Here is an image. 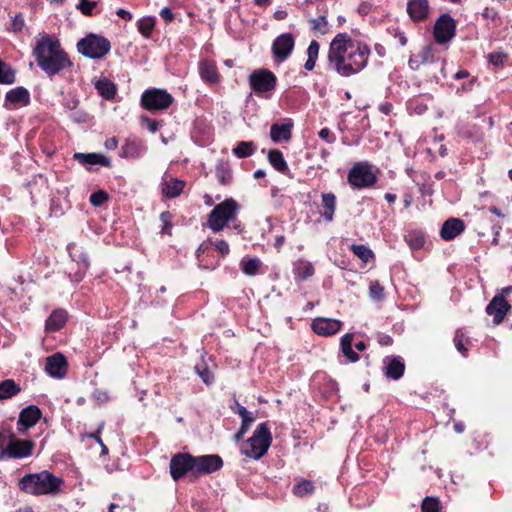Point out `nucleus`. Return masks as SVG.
Wrapping results in <instances>:
<instances>
[{"label":"nucleus","mask_w":512,"mask_h":512,"mask_svg":"<svg viewBox=\"0 0 512 512\" xmlns=\"http://www.w3.org/2000/svg\"><path fill=\"white\" fill-rule=\"evenodd\" d=\"M295 46V38L292 33H283L276 37L272 44V53L279 61L286 60L292 53Z\"/></svg>","instance_id":"13"},{"label":"nucleus","mask_w":512,"mask_h":512,"mask_svg":"<svg viewBox=\"0 0 512 512\" xmlns=\"http://www.w3.org/2000/svg\"><path fill=\"white\" fill-rule=\"evenodd\" d=\"M155 26V20L152 17H145L138 21V30L146 38L151 36Z\"/></svg>","instance_id":"44"},{"label":"nucleus","mask_w":512,"mask_h":512,"mask_svg":"<svg viewBox=\"0 0 512 512\" xmlns=\"http://www.w3.org/2000/svg\"><path fill=\"white\" fill-rule=\"evenodd\" d=\"M249 84L256 95L268 98L275 90L277 78L268 69H256L249 75Z\"/></svg>","instance_id":"8"},{"label":"nucleus","mask_w":512,"mask_h":512,"mask_svg":"<svg viewBox=\"0 0 512 512\" xmlns=\"http://www.w3.org/2000/svg\"><path fill=\"white\" fill-rule=\"evenodd\" d=\"M456 33V23L447 13L442 14L435 22L433 35L436 43L446 44L450 42Z\"/></svg>","instance_id":"10"},{"label":"nucleus","mask_w":512,"mask_h":512,"mask_svg":"<svg viewBox=\"0 0 512 512\" xmlns=\"http://www.w3.org/2000/svg\"><path fill=\"white\" fill-rule=\"evenodd\" d=\"M41 417V411L36 406H28L24 408L19 415L17 421L18 430L21 432L26 431L27 429L34 426Z\"/></svg>","instance_id":"19"},{"label":"nucleus","mask_w":512,"mask_h":512,"mask_svg":"<svg viewBox=\"0 0 512 512\" xmlns=\"http://www.w3.org/2000/svg\"><path fill=\"white\" fill-rule=\"evenodd\" d=\"M293 123L291 120L283 124H273L270 128V136L274 142L288 141L291 138Z\"/></svg>","instance_id":"26"},{"label":"nucleus","mask_w":512,"mask_h":512,"mask_svg":"<svg viewBox=\"0 0 512 512\" xmlns=\"http://www.w3.org/2000/svg\"><path fill=\"white\" fill-rule=\"evenodd\" d=\"M214 247L216 248L217 251H219V253L222 256L228 255V253L230 251L229 245H228V243L225 240H217L214 243Z\"/></svg>","instance_id":"58"},{"label":"nucleus","mask_w":512,"mask_h":512,"mask_svg":"<svg viewBox=\"0 0 512 512\" xmlns=\"http://www.w3.org/2000/svg\"><path fill=\"white\" fill-rule=\"evenodd\" d=\"M454 343L457 351L461 353L463 356H467V349L464 346V335L462 333H456L454 337Z\"/></svg>","instance_id":"55"},{"label":"nucleus","mask_w":512,"mask_h":512,"mask_svg":"<svg viewBox=\"0 0 512 512\" xmlns=\"http://www.w3.org/2000/svg\"><path fill=\"white\" fill-rule=\"evenodd\" d=\"M354 335L352 333H346L341 338V351L347 357L350 362H357L359 360V355L353 351L352 342Z\"/></svg>","instance_id":"33"},{"label":"nucleus","mask_w":512,"mask_h":512,"mask_svg":"<svg viewBox=\"0 0 512 512\" xmlns=\"http://www.w3.org/2000/svg\"><path fill=\"white\" fill-rule=\"evenodd\" d=\"M216 176L223 185H228L232 180V170L225 163H219L216 167Z\"/></svg>","instance_id":"40"},{"label":"nucleus","mask_w":512,"mask_h":512,"mask_svg":"<svg viewBox=\"0 0 512 512\" xmlns=\"http://www.w3.org/2000/svg\"><path fill=\"white\" fill-rule=\"evenodd\" d=\"M319 137L327 143H333L336 140L335 135L328 128H322L319 133Z\"/></svg>","instance_id":"57"},{"label":"nucleus","mask_w":512,"mask_h":512,"mask_svg":"<svg viewBox=\"0 0 512 512\" xmlns=\"http://www.w3.org/2000/svg\"><path fill=\"white\" fill-rule=\"evenodd\" d=\"M173 102V97L166 90L152 88L144 91L141 96L143 108L149 111H162L167 109Z\"/></svg>","instance_id":"9"},{"label":"nucleus","mask_w":512,"mask_h":512,"mask_svg":"<svg viewBox=\"0 0 512 512\" xmlns=\"http://www.w3.org/2000/svg\"><path fill=\"white\" fill-rule=\"evenodd\" d=\"M272 442V436L268 423L264 422L257 426L253 435L247 440L243 453L253 459H260L266 454L270 444Z\"/></svg>","instance_id":"5"},{"label":"nucleus","mask_w":512,"mask_h":512,"mask_svg":"<svg viewBox=\"0 0 512 512\" xmlns=\"http://www.w3.org/2000/svg\"><path fill=\"white\" fill-rule=\"evenodd\" d=\"M111 49L109 40L101 35L90 33L77 43V50L90 59H100Z\"/></svg>","instance_id":"7"},{"label":"nucleus","mask_w":512,"mask_h":512,"mask_svg":"<svg viewBox=\"0 0 512 512\" xmlns=\"http://www.w3.org/2000/svg\"><path fill=\"white\" fill-rule=\"evenodd\" d=\"M107 200L108 194L103 190L96 191L90 196V203L95 207L103 205Z\"/></svg>","instance_id":"49"},{"label":"nucleus","mask_w":512,"mask_h":512,"mask_svg":"<svg viewBox=\"0 0 512 512\" xmlns=\"http://www.w3.org/2000/svg\"><path fill=\"white\" fill-rule=\"evenodd\" d=\"M371 54L367 44L352 40L347 34H337L328 50V69L342 77L361 72L368 64Z\"/></svg>","instance_id":"1"},{"label":"nucleus","mask_w":512,"mask_h":512,"mask_svg":"<svg viewBox=\"0 0 512 512\" xmlns=\"http://www.w3.org/2000/svg\"><path fill=\"white\" fill-rule=\"evenodd\" d=\"M160 220L163 224L162 226V229H161V234H168L170 235L171 234V228H172V224H171V220H172V215L170 214L169 211H164L160 214Z\"/></svg>","instance_id":"50"},{"label":"nucleus","mask_w":512,"mask_h":512,"mask_svg":"<svg viewBox=\"0 0 512 512\" xmlns=\"http://www.w3.org/2000/svg\"><path fill=\"white\" fill-rule=\"evenodd\" d=\"M384 374L387 378L398 380L403 376L405 364L400 356H387L383 359Z\"/></svg>","instance_id":"18"},{"label":"nucleus","mask_w":512,"mask_h":512,"mask_svg":"<svg viewBox=\"0 0 512 512\" xmlns=\"http://www.w3.org/2000/svg\"><path fill=\"white\" fill-rule=\"evenodd\" d=\"M184 186L185 183L183 181L178 180L169 174H165L162 178V193L168 198H175L179 196L182 193Z\"/></svg>","instance_id":"23"},{"label":"nucleus","mask_w":512,"mask_h":512,"mask_svg":"<svg viewBox=\"0 0 512 512\" xmlns=\"http://www.w3.org/2000/svg\"><path fill=\"white\" fill-rule=\"evenodd\" d=\"M6 101L14 106H25L30 101L29 92L23 87H17L6 94Z\"/></svg>","instance_id":"28"},{"label":"nucleus","mask_w":512,"mask_h":512,"mask_svg":"<svg viewBox=\"0 0 512 512\" xmlns=\"http://www.w3.org/2000/svg\"><path fill=\"white\" fill-rule=\"evenodd\" d=\"M268 160L278 172L286 174L289 171L287 162L279 150H271L268 154Z\"/></svg>","instance_id":"35"},{"label":"nucleus","mask_w":512,"mask_h":512,"mask_svg":"<svg viewBox=\"0 0 512 512\" xmlns=\"http://www.w3.org/2000/svg\"><path fill=\"white\" fill-rule=\"evenodd\" d=\"M405 241L410 246V248L418 250L424 246V234L421 231H410L405 236Z\"/></svg>","instance_id":"39"},{"label":"nucleus","mask_w":512,"mask_h":512,"mask_svg":"<svg viewBox=\"0 0 512 512\" xmlns=\"http://www.w3.org/2000/svg\"><path fill=\"white\" fill-rule=\"evenodd\" d=\"M311 24V29L315 32H318L322 35L328 33V21L325 16L321 15L317 18H313L309 20Z\"/></svg>","instance_id":"46"},{"label":"nucleus","mask_w":512,"mask_h":512,"mask_svg":"<svg viewBox=\"0 0 512 512\" xmlns=\"http://www.w3.org/2000/svg\"><path fill=\"white\" fill-rule=\"evenodd\" d=\"M199 75L208 84H217L220 81V75L215 62L208 59H202L199 62Z\"/></svg>","instance_id":"21"},{"label":"nucleus","mask_w":512,"mask_h":512,"mask_svg":"<svg viewBox=\"0 0 512 512\" xmlns=\"http://www.w3.org/2000/svg\"><path fill=\"white\" fill-rule=\"evenodd\" d=\"M15 81V72L11 66L0 60V83L12 84Z\"/></svg>","instance_id":"42"},{"label":"nucleus","mask_w":512,"mask_h":512,"mask_svg":"<svg viewBox=\"0 0 512 512\" xmlns=\"http://www.w3.org/2000/svg\"><path fill=\"white\" fill-rule=\"evenodd\" d=\"M256 145L253 141H241L232 150L237 158H246L254 154Z\"/></svg>","instance_id":"37"},{"label":"nucleus","mask_w":512,"mask_h":512,"mask_svg":"<svg viewBox=\"0 0 512 512\" xmlns=\"http://www.w3.org/2000/svg\"><path fill=\"white\" fill-rule=\"evenodd\" d=\"M33 446L31 441L17 439L13 433L6 430L0 431L1 459L28 457Z\"/></svg>","instance_id":"6"},{"label":"nucleus","mask_w":512,"mask_h":512,"mask_svg":"<svg viewBox=\"0 0 512 512\" xmlns=\"http://www.w3.org/2000/svg\"><path fill=\"white\" fill-rule=\"evenodd\" d=\"M351 250L365 263H367L374 256L373 251L369 247L362 244L351 245Z\"/></svg>","instance_id":"43"},{"label":"nucleus","mask_w":512,"mask_h":512,"mask_svg":"<svg viewBox=\"0 0 512 512\" xmlns=\"http://www.w3.org/2000/svg\"><path fill=\"white\" fill-rule=\"evenodd\" d=\"M116 14H117L120 18H122V19H124V20H127V21H129V20H131V19H132V14H131L129 11H127V10H125V9H122V8L118 9V10L116 11Z\"/></svg>","instance_id":"64"},{"label":"nucleus","mask_w":512,"mask_h":512,"mask_svg":"<svg viewBox=\"0 0 512 512\" xmlns=\"http://www.w3.org/2000/svg\"><path fill=\"white\" fill-rule=\"evenodd\" d=\"M96 7V2L94 1H88V0H80L79 4L77 5V8L87 16H90L93 14V11Z\"/></svg>","instance_id":"53"},{"label":"nucleus","mask_w":512,"mask_h":512,"mask_svg":"<svg viewBox=\"0 0 512 512\" xmlns=\"http://www.w3.org/2000/svg\"><path fill=\"white\" fill-rule=\"evenodd\" d=\"M160 16L166 21V22H170L172 21L174 15L172 13V11L165 7L163 8L161 11H160Z\"/></svg>","instance_id":"62"},{"label":"nucleus","mask_w":512,"mask_h":512,"mask_svg":"<svg viewBox=\"0 0 512 512\" xmlns=\"http://www.w3.org/2000/svg\"><path fill=\"white\" fill-rule=\"evenodd\" d=\"M510 305L503 295H496L486 307L488 315L493 316L494 324H500L506 316Z\"/></svg>","instance_id":"17"},{"label":"nucleus","mask_w":512,"mask_h":512,"mask_svg":"<svg viewBox=\"0 0 512 512\" xmlns=\"http://www.w3.org/2000/svg\"><path fill=\"white\" fill-rule=\"evenodd\" d=\"M464 222L459 218H449L440 230V236L446 241L453 240L464 231Z\"/></svg>","instance_id":"20"},{"label":"nucleus","mask_w":512,"mask_h":512,"mask_svg":"<svg viewBox=\"0 0 512 512\" xmlns=\"http://www.w3.org/2000/svg\"><path fill=\"white\" fill-rule=\"evenodd\" d=\"M104 428V423L102 422L96 432H93V433H87V434H82L81 438L82 440H84L85 438H92V439H95L96 442L101 446V454L102 455H106L108 454V448L107 446L102 442L101 438H100V432L103 430Z\"/></svg>","instance_id":"47"},{"label":"nucleus","mask_w":512,"mask_h":512,"mask_svg":"<svg viewBox=\"0 0 512 512\" xmlns=\"http://www.w3.org/2000/svg\"><path fill=\"white\" fill-rule=\"evenodd\" d=\"M45 371L53 378L61 379L67 373V361L61 353H55L46 359Z\"/></svg>","instance_id":"16"},{"label":"nucleus","mask_w":512,"mask_h":512,"mask_svg":"<svg viewBox=\"0 0 512 512\" xmlns=\"http://www.w3.org/2000/svg\"><path fill=\"white\" fill-rule=\"evenodd\" d=\"M422 512H439V501L431 497L425 498L422 503Z\"/></svg>","instance_id":"52"},{"label":"nucleus","mask_w":512,"mask_h":512,"mask_svg":"<svg viewBox=\"0 0 512 512\" xmlns=\"http://www.w3.org/2000/svg\"><path fill=\"white\" fill-rule=\"evenodd\" d=\"M21 391L18 384L12 379H7L0 382V400L12 398Z\"/></svg>","instance_id":"34"},{"label":"nucleus","mask_w":512,"mask_h":512,"mask_svg":"<svg viewBox=\"0 0 512 512\" xmlns=\"http://www.w3.org/2000/svg\"><path fill=\"white\" fill-rule=\"evenodd\" d=\"M38 66L48 75L54 76L72 66L67 53L55 36H41L33 49Z\"/></svg>","instance_id":"2"},{"label":"nucleus","mask_w":512,"mask_h":512,"mask_svg":"<svg viewBox=\"0 0 512 512\" xmlns=\"http://www.w3.org/2000/svg\"><path fill=\"white\" fill-rule=\"evenodd\" d=\"M95 88L98 93L105 99H113L116 94V85L107 78H100L95 82Z\"/></svg>","instance_id":"31"},{"label":"nucleus","mask_w":512,"mask_h":512,"mask_svg":"<svg viewBox=\"0 0 512 512\" xmlns=\"http://www.w3.org/2000/svg\"><path fill=\"white\" fill-rule=\"evenodd\" d=\"M407 12L413 21L424 20L429 13V4L427 0H409L407 3Z\"/></svg>","instance_id":"24"},{"label":"nucleus","mask_w":512,"mask_h":512,"mask_svg":"<svg viewBox=\"0 0 512 512\" xmlns=\"http://www.w3.org/2000/svg\"><path fill=\"white\" fill-rule=\"evenodd\" d=\"M105 147L108 149V150H114L117 148L118 146V141L115 137H112V138H109L105 141Z\"/></svg>","instance_id":"63"},{"label":"nucleus","mask_w":512,"mask_h":512,"mask_svg":"<svg viewBox=\"0 0 512 512\" xmlns=\"http://www.w3.org/2000/svg\"><path fill=\"white\" fill-rule=\"evenodd\" d=\"M24 25H25L24 18L19 14L15 15L12 19V22L10 25V30L15 33L20 32L24 28Z\"/></svg>","instance_id":"54"},{"label":"nucleus","mask_w":512,"mask_h":512,"mask_svg":"<svg viewBox=\"0 0 512 512\" xmlns=\"http://www.w3.org/2000/svg\"><path fill=\"white\" fill-rule=\"evenodd\" d=\"M74 159H76L81 164H89V165H102L104 167H110L111 162L110 160L103 156L102 154L98 153H75Z\"/></svg>","instance_id":"27"},{"label":"nucleus","mask_w":512,"mask_h":512,"mask_svg":"<svg viewBox=\"0 0 512 512\" xmlns=\"http://www.w3.org/2000/svg\"><path fill=\"white\" fill-rule=\"evenodd\" d=\"M241 206L233 198H227L215 205L207 217V227L213 232H220L229 224L236 230H242V224L237 215Z\"/></svg>","instance_id":"3"},{"label":"nucleus","mask_w":512,"mask_h":512,"mask_svg":"<svg viewBox=\"0 0 512 512\" xmlns=\"http://www.w3.org/2000/svg\"><path fill=\"white\" fill-rule=\"evenodd\" d=\"M241 419H242V424H241L239 431L235 435L236 440L242 439L243 436L250 429L251 424L255 421V417H254L253 413H251L247 417L241 418Z\"/></svg>","instance_id":"48"},{"label":"nucleus","mask_w":512,"mask_h":512,"mask_svg":"<svg viewBox=\"0 0 512 512\" xmlns=\"http://www.w3.org/2000/svg\"><path fill=\"white\" fill-rule=\"evenodd\" d=\"M377 341L382 346H389L393 343L392 337L386 334L378 335Z\"/></svg>","instance_id":"60"},{"label":"nucleus","mask_w":512,"mask_h":512,"mask_svg":"<svg viewBox=\"0 0 512 512\" xmlns=\"http://www.w3.org/2000/svg\"><path fill=\"white\" fill-rule=\"evenodd\" d=\"M142 121L146 123L147 128L150 132L155 133L159 128V123L155 120H151L149 118H142Z\"/></svg>","instance_id":"59"},{"label":"nucleus","mask_w":512,"mask_h":512,"mask_svg":"<svg viewBox=\"0 0 512 512\" xmlns=\"http://www.w3.org/2000/svg\"><path fill=\"white\" fill-rule=\"evenodd\" d=\"M67 321V312L63 309L54 310L45 322L47 332H55L60 330Z\"/></svg>","instance_id":"25"},{"label":"nucleus","mask_w":512,"mask_h":512,"mask_svg":"<svg viewBox=\"0 0 512 512\" xmlns=\"http://www.w3.org/2000/svg\"><path fill=\"white\" fill-rule=\"evenodd\" d=\"M235 413H237L241 418H245L248 415L251 414L250 411H248L244 406L240 405L239 403H236V408L233 409Z\"/></svg>","instance_id":"61"},{"label":"nucleus","mask_w":512,"mask_h":512,"mask_svg":"<svg viewBox=\"0 0 512 512\" xmlns=\"http://www.w3.org/2000/svg\"><path fill=\"white\" fill-rule=\"evenodd\" d=\"M197 374L201 377V379L206 383L210 384L213 381V377L211 376L207 367L200 368L199 366L195 367Z\"/></svg>","instance_id":"56"},{"label":"nucleus","mask_w":512,"mask_h":512,"mask_svg":"<svg viewBox=\"0 0 512 512\" xmlns=\"http://www.w3.org/2000/svg\"><path fill=\"white\" fill-rule=\"evenodd\" d=\"M322 207H323V212L321 213L322 217L327 222H331L334 218V213H335V209H336V197L333 193H323L322 194Z\"/></svg>","instance_id":"30"},{"label":"nucleus","mask_w":512,"mask_h":512,"mask_svg":"<svg viewBox=\"0 0 512 512\" xmlns=\"http://www.w3.org/2000/svg\"><path fill=\"white\" fill-rule=\"evenodd\" d=\"M146 152L145 146L135 138H128L121 147L120 157L136 159L142 157Z\"/></svg>","instance_id":"22"},{"label":"nucleus","mask_w":512,"mask_h":512,"mask_svg":"<svg viewBox=\"0 0 512 512\" xmlns=\"http://www.w3.org/2000/svg\"><path fill=\"white\" fill-rule=\"evenodd\" d=\"M62 485V478L46 470L25 475L19 481V488L32 495H56Z\"/></svg>","instance_id":"4"},{"label":"nucleus","mask_w":512,"mask_h":512,"mask_svg":"<svg viewBox=\"0 0 512 512\" xmlns=\"http://www.w3.org/2000/svg\"><path fill=\"white\" fill-rule=\"evenodd\" d=\"M319 49V43L316 40H312L307 48V60L304 64L305 70L312 71L314 69L318 59Z\"/></svg>","instance_id":"36"},{"label":"nucleus","mask_w":512,"mask_h":512,"mask_svg":"<svg viewBox=\"0 0 512 512\" xmlns=\"http://www.w3.org/2000/svg\"><path fill=\"white\" fill-rule=\"evenodd\" d=\"M341 327L342 322L333 318L318 317L311 323L312 330L316 334L324 337L336 334L338 331H340Z\"/></svg>","instance_id":"15"},{"label":"nucleus","mask_w":512,"mask_h":512,"mask_svg":"<svg viewBox=\"0 0 512 512\" xmlns=\"http://www.w3.org/2000/svg\"><path fill=\"white\" fill-rule=\"evenodd\" d=\"M261 262L258 258H247L244 257L241 262L240 266L246 275L254 276L259 273Z\"/></svg>","instance_id":"38"},{"label":"nucleus","mask_w":512,"mask_h":512,"mask_svg":"<svg viewBox=\"0 0 512 512\" xmlns=\"http://www.w3.org/2000/svg\"><path fill=\"white\" fill-rule=\"evenodd\" d=\"M348 181L356 188H365L376 182V176L368 164L358 163L349 171Z\"/></svg>","instance_id":"11"},{"label":"nucleus","mask_w":512,"mask_h":512,"mask_svg":"<svg viewBox=\"0 0 512 512\" xmlns=\"http://www.w3.org/2000/svg\"><path fill=\"white\" fill-rule=\"evenodd\" d=\"M488 60L494 66H503L507 60V55L502 51H495L488 54Z\"/></svg>","instance_id":"51"},{"label":"nucleus","mask_w":512,"mask_h":512,"mask_svg":"<svg viewBox=\"0 0 512 512\" xmlns=\"http://www.w3.org/2000/svg\"><path fill=\"white\" fill-rule=\"evenodd\" d=\"M369 296L374 301H381L384 299V287L378 280H372L369 283Z\"/></svg>","instance_id":"45"},{"label":"nucleus","mask_w":512,"mask_h":512,"mask_svg":"<svg viewBox=\"0 0 512 512\" xmlns=\"http://www.w3.org/2000/svg\"><path fill=\"white\" fill-rule=\"evenodd\" d=\"M223 466L222 458L218 455H202L194 457L195 477L200 474L213 473Z\"/></svg>","instance_id":"14"},{"label":"nucleus","mask_w":512,"mask_h":512,"mask_svg":"<svg viewBox=\"0 0 512 512\" xmlns=\"http://www.w3.org/2000/svg\"><path fill=\"white\" fill-rule=\"evenodd\" d=\"M314 484L309 480H302L294 485L293 493L298 497H304L314 492Z\"/></svg>","instance_id":"41"},{"label":"nucleus","mask_w":512,"mask_h":512,"mask_svg":"<svg viewBox=\"0 0 512 512\" xmlns=\"http://www.w3.org/2000/svg\"><path fill=\"white\" fill-rule=\"evenodd\" d=\"M293 272L296 280L304 281L314 274V266L309 261L298 260L294 263Z\"/></svg>","instance_id":"29"},{"label":"nucleus","mask_w":512,"mask_h":512,"mask_svg":"<svg viewBox=\"0 0 512 512\" xmlns=\"http://www.w3.org/2000/svg\"><path fill=\"white\" fill-rule=\"evenodd\" d=\"M189 472L195 476L194 456L188 453H178L172 456L170 460V474L175 481H178Z\"/></svg>","instance_id":"12"},{"label":"nucleus","mask_w":512,"mask_h":512,"mask_svg":"<svg viewBox=\"0 0 512 512\" xmlns=\"http://www.w3.org/2000/svg\"><path fill=\"white\" fill-rule=\"evenodd\" d=\"M67 250L72 260L80 265L79 269L85 272L89 267V260L87 254L80 251V249L77 247L75 243L68 244Z\"/></svg>","instance_id":"32"}]
</instances>
